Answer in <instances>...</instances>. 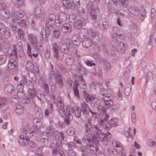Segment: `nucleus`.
Returning a JSON list of instances; mask_svg holds the SVG:
<instances>
[{
	"label": "nucleus",
	"mask_w": 156,
	"mask_h": 156,
	"mask_svg": "<svg viewBox=\"0 0 156 156\" xmlns=\"http://www.w3.org/2000/svg\"><path fill=\"white\" fill-rule=\"evenodd\" d=\"M85 135L82 139L83 142L87 146V149L91 154H97L99 149L96 144H98L99 141L96 140L94 136V133L89 127L87 124L85 125Z\"/></svg>",
	"instance_id": "1"
},
{
	"label": "nucleus",
	"mask_w": 156,
	"mask_h": 156,
	"mask_svg": "<svg viewBox=\"0 0 156 156\" xmlns=\"http://www.w3.org/2000/svg\"><path fill=\"white\" fill-rule=\"evenodd\" d=\"M91 114L92 116L91 117V120L90 121L88 118L87 122L90 125L91 124L92 125L91 126L93 129H92L89 126H88L93 131L94 136H95L96 137L99 139L102 142L107 143L111 137V133L108 132H107L105 134L102 133L98 126V122L96 117V113L94 112ZM86 124L88 125V124Z\"/></svg>",
	"instance_id": "2"
},
{
	"label": "nucleus",
	"mask_w": 156,
	"mask_h": 156,
	"mask_svg": "<svg viewBox=\"0 0 156 156\" xmlns=\"http://www.w3.org/2000/svg\"><path fill=\"white\" fill-rule=\"evenodd\" d=\"M53 138L55 141L54 143H55V144L57 146L62 147V141L65 138V136L62 132H59L57 131H55L53 133Z\"/></svg>",
	"instance_id": "3"
},
{
	"label": "nucleus",
	"mask_w": 156,
	"mask_h": 156,
	"mask_svg": "<svg viewBox=\"0 0 156 156\" xmlns=\"http://www.w3.org/2000/svg\"><path fill=\"white\" fill-rule=\"evenodd\" d=\"M83 113L82 117L81 119H86L89 117V112L92 114L94 112L89 108V105L85 102H83L81 104V108H80Z\"/></svg>",
	"instance_id": "4"
},
{
	"label": "nucleus",
	"mask_w": 156,
	"mask_h": 156,
	"mask_svg": "<svg viewBox=\"0 0 156 156\" xmlns=\"http://www.w3.org/2000/svg\"><path fill=\"white\" fill-rule=\"evenodd\" d=\"M36 126H34L30 128L29 125H27L23 130V134L24 133L28 137H31L33 136V133L37 132L38 130V128Z\"/></svg>",
	"instance_id": "5"
},
{
	"label": "nucleus",
	"mask_w": 156,
	"mask_h": 156,
	"mask_svg": "<svg viewBox=\"0 0 156 156\" xmlns=\"http://www.w3.org/2000/svg\"><path fill=\"white\" fill-rule=\"evenodd\" d=\"M54 133L53 129L50 127H48L46 130V133L42 134L41 141L44 143L45 145H47L48 142L49 136L52 135Z\"/></svg>",
	"instance_id": "6"
},
{
	"label": "nucleus",
	"mask_w": 156,
	"mask_h": 156,
	"mask_svg": "<svg viewBox=\"0 0 156 156\" xmlns=\"http://www.w3.org/2000/svg\"><path fill=\"white\" fill-rule=\"evenodd\" d=\"M61 147L57 146L55 143H52L50 146V148L52 150V153L55 155L62 156L64 153L63 151L60 149Z\"/></svg>",
	"instance_id": "7"
},
{
	"label": "nucleus",
	"mask_w": 156,
	"mask_h": 156,
	"mask_svg": "<svg viewBox=\"0 0 156 156\" xmlns=\"http://www.w3.org/2000/svg\"><path fill=\"white\" fill-rule=\"evenodd\" d=\"M74 85L80 87L81 88L85 89L87 87L86 83L82 76H79L78 79H76L74 83Z\"/></svg>",
	"instance_id": "8"
},
{
	"label": "nucleus",
	"mask_w": 156,
	"mask_h": 156,
	"mask_svg": "<svg viewBox=\"0 0 156 156\" xmlns=\"http://www.w3.org/2000/svg\"><path fill=\"white\" fill-rule=\"evenodd\" d=\"M88 20L83 17H81L79 20H77L74 23L73 26L75 29H80L82 27V25L87 23Z\"/></svg>",
	"instance_id": "9"
},
{
	"label": "nucleus",
	"mask_w": 156,
	"mask_h": 156,
	"mask_svg": "<svg viewBox=\"0 0 156 156\" xmlns=\"http://www.w3.org/2000/svg\"><path fill=\"white\" fill-rule=\"evenodd\" d=\"M11 17L12 19L13 24H15V25L24 24L25 22L24 20L21 18H18L15 13H12L11 15Z\"/></svg>",
	"instance_id": "10"
},
{
	"label": "nucleus",
	"mask_w": 156,
	"mask_h": 156,
	"mask_svg": "<svg viewBox=\"0 0 156 156\" xmlns=\"http://www.w3.org/2000/svg\"><path fill=\"white\" fill-rule=\"evenodd\" d=\"M18 59L17 57L11 58L8 63V67L9 69H13L18 67Z\"/></svg>",
	"instance_id": "11"
},
{
	"label": "nucleus",
	"mask_w": 156,
	"mask_h": 156,
	"mask_svg": "<svg viewBox=\"0 0 156 156\" xmlns=\"http://www.w3.org/2000/svg\"><path fill=\"white\" fill-rule=\"evenodd\" d=\"M24 135L20 136L19 140V142L20 145L22 146H26L28 144L29 142V139L28 136L24 133Z\"/></svg>",
	"instance_id": "12"
},
{
	"label": "nucleus",
	"mask_w": 156,
	"mask_h": 156,
	"mask_svg": "<svg viewBox=\"0 0 156 156\" xmlns=\"http://www.w3.org/2000/svg\"><path fill=\"white\" fill-rule=\"evenodd\" d=\"M28 37L32 45L37 46L38 39L37 36L32 34L28 35Z\"/></svg>",
	"instance_id": "13"
},
{
	"label": "nucleus",
	"mask_w": 156,
	"mask_h": 156,
	"mask_svg": "<svg viewBox=\"0 0 156 156\" xmlns=\"http://www.w3.org/2000/svg\"><path fill=\"white\" fill-rule=\"evenodd\" d=\"M57 106L59 109V112L63 117L66 115V110L64 108V105L63 103L61 101H58L57 103Z\"/></svg>",
	"instance_id": "14"
},
{
	"label": "nucleus",
	"mask_w": 156,
	"mask_h": 156,
	"mask_svg": "<svg viewBox=\"0 0 156 156\" xmlns=\"http://www.w3.org/2000/svg\"><path fill=\"white\" fill-rule=\"evenodd\" d=\"M15 88L12 84H7L5 86L4 91L6 94H12Z\"/></svg>",
	"instance_id": "15"
},
{
	"label": "nucleus",
	"mask_w": 156,
	"mask_h": 156,
	"mask_svg": "<svg viewBox=\"0 0 156 156\" xmlns=\"http://www.w3.org/2000/svg\"><path fill=\"white\" fill-rule=\"evenodd\" d=\"M90 35L92 37V40H93L94 44L98 43L99 41V38L98 36V32L96 30H93L91 31Z\"/></svg>",
	"instance_id": "16"
},
{
	"label": "nucleus",
	"mask_w": 156,
	"mask_h": 156,
	"mask_svg": "<svg viewBox=\"0 0 156 156\" xmlns=\"http://www.w3.org/2000/svg\"><path fill=\"white\" fill-rule=\"evenodd\" d=\"M100 46L102 48L103 51L105 53L109 55H114V52L113 50L112 49H108L104 43H101L100 44Z\"/></svg>",
	"instance_id": "17"
},
{
	"label": "nucleus",
	"mask_w": 156,
	"mask_h": 156,
	"mask_svg": "<svg viewBox=\"0 0 156 156\" xmlns=\"http://www.w3.org/2000/svg\"><path fill=\"white\" fill-rule=\"evenodd\" d=\"M52 50L54 53V56L57 59L58 58L59 47L56 42L54 43L52 45Z\"/></svg>",
	"instance_id": "18"
},
{
	"label": "nucleus",
	"mask_w": 156,
	"mask_h": 156,
	"mask_svg": "<svg viewBox=\"0 0 156 156\" xmlns=\"http://www.w3.org/2000/svg\"><path fill=\"white\" fill-rule=\"evenodd\" d=\"M65 116L66 117L64 119L65 122L67 124H69L70 123L71 117H72V115L70 112V109L68 107L66 108V115L64 116Z\"/></svg>",
	"instance_id": "19"
},
{
	"label": "nucleus",
	"mask_w": 156,
	"mask_h": 156,
	"mask_svg": "<svg viewBox=\"0 0 156 156\" xmlns=\"http://www.w3.org/2000/svg\"><path fill=\"white\" fill-rule=\"evenodd\" d=\"M61 30L63 32L69 33L72 31L71 26L68 23H65L62 25Z\"/></svg>",
	"instance_id": "20"
},
{
	"label": "nucleus",
	"mask_w": 156,
	"mask_h": 156,
	"mask_svg": "<svg viewBox=\"0 0 156 156\" xmlns=\"http://www.w3.org/2000/svg\"><path fill=\"white\" fill-rule=\"evenodd\" d=\"M94 44L93 43V40H92L89 38L84 39L82 42L83 46L84 47L86 48L89 47L93 44Z\"/></svg>",
	"instance_id": "21"
},
{
	"label": "nucleus",
	"mask_w": 156,
	"mask_h": 156,
	"mask_svg": "<svg viewBox=\"0 0 156 156\" xmlns=\"http://www.w3.org/2000/svg\"><path fill=\"white\" fill-rule=\"evenodd\" d=\"M0 33L2 34H5V37L9 36V33L7 30V28L4 23H0Z\"/></svg>",
	"instance_id": "22"
},
{
	"label": "nucleus",
	"mask_w": 156,
	"mask_h": 156,
	"mask_svg": "<svg viewBox=\"0 0 156 156\" xmlns=\"http://www.w3.org/2000/svg\"><path fill=\"white\" fill-rule=\"evenodd\" d=\"M34 17L37 19L40 18L42 15L41 9L40 7L37 6L34 9Z\"/></svg>",
	"instance_id": "23"
},
{
	"label": "nucleus",
	"mask_w": 156,
	"mask_h": 156,
	"mask_svg": "<svg viewBox=\"0 0 156 156\" xmlns=\"http://www.w3.org/2000/svg\"><path fill=\"white\" fill-rule=\"evenodd\" d=\"M29 95L28 97H26V99L28 100L29 101L30 99L33 100L36 96V91L35 89L29 90Z\"/></svg>",
	"instance_id": "24"
},
{
	"label": "nucleus",
	"mask_w": 156,
	"mask_h": 156,
	"mask_svg": "<svg viewBox=\"0 0 156 156\" xmlns=\"http://www.w3.org/2000/svg\"><path fill=\"white\" fill-rule=\"evenodd\" d=\"M58 83L59 87L62 88L63 86V82L61 75L59 73H57V76L55 79Z\"/></svg>",
	"instance_id": "25"
},
{
	"label": "nucleus",
	"mask_w": 156,
	"mask_h": 156,
	"mask_svg": "<svg viewBox=\"0 0 156 156\" xmlns=\"http://www.w3.org/2000/svg\"><path fill=\"white\" fill-rule=\"evenodd\" d=\"M87 100H89V101L90 102L91 105L94 106L95 105H98L100 102V100L98 98L93 96H90V97L88 98V99H87Z\"/></svg>",
	"instance_id": "26"
},
{
	"label": "nucleus",
	"mask_w": 156,
	"mask_h": 156,
	"mask_svg": "<svg viewBox=\"0 0 156 156\" xmlns=\"http://www.w3.org/2000/svg\"><path fill=\"white\" fill-rule=\"evenodd\" d=\"M104 90V93H103L102 91L100 93V94H101L103 97L102 98H101V99L102 101H103L104 102H105L111 100L110 94H107V91L106 90Z\"/></svg>",
	"instance_id": "27"
},
{
	"label": "nucleus",
	"mask_w": 156,
	"mask_h": 156,
	"mask_svg": "<svg viewBox=\"0 0 156 156\" xmlns=\"http://www.w3.org/2000/svg\"><path fill=\"white\" fill-rule=\"evenodd\" d=\"M17 89L18 90L17 94L18 96L19 97V98H20L23 97L25 95L24 90H23V87L20 86H18Z\"/></svg>",
	"instance_id": "28"
},
{
	"label": "nucleus",
	"mask_w": 156,
	"mask_h": 156,
	"mask_svg": "<svg viewBox=\"0 0 156 156\" xmlns=\"http://www.w3.org/2000/svg\"><path fill=\"white\" fill-rule=\"evenodd\" d=\"M28 146L29 149L33 151H35L38 148L37 145L32 141L29 142Z\"/></svg>",
	"instance_id": "29"
},
{
	"label": "nucleus",
	"mask_w": 156,
	"mask_h": 156,
	"mask_svg": "<svg viewBox=\"0 0 156 156\" xmlns=\"http://www.w3.org/2000/svg\"><path fill=\"white\" fill-rule=\"evenodd\" d=\"M99 123L100 125H102L104 128L106 130L110 129L112 127L109 122H105L103 120L100 121Z\"/></svg>",
	"instance_id": "30"
},
{
	"label": "nucleus",
	"mask_w": 156,
	"mask_h": 156,
	"mask_svg": "<svg viewBox=\"0 0 156 156\" xmlns=\"http://www.w3.org/2000/svg\"><path fill=\"white\" fill-rule=\"evenodd\" d=\"M15 112L18 115H20L23 113L24 108L23 106L20 105H16L15 107Z\"/></svg>",
	"instance_id": "31"
},
{
	"label": "nucleus",
	"mask_w": 156,
	"mask_h": 156,
	"mask_svg": "<svg viewBox=\"0 0 156 156\" xmlns=\"http://www.w3.org/2000/svg\"><path fill=\"white\" fill-rule=\"evenodd\" d=\"M8 55L11 57H13V58L17 57V51L16 50L14 49L13 47V49H10L8 50L7 52Z\"/></svg>",
	"instance_id": "32"
},
{
	"label": "nucleus",
	"mask_w": 156,
	"mask_h": 156,
	"mask_svg": "<svg viewBox=\"0 0 156 156\" xmlns=\"http://www.w3.org/2000/svg\"><path fill=\"white\" fill-rule=\"evenodd\" d=\"M55 20V16L53 14H50L49 16L48 20L47 21V26L48 25V23H51L52 24H55L56 22Z\"/></svg>",
	"instance_id": "33"
},
{
	"label": "nucleus",
	"mask_w": 156,
	"mask_h": 156,
	"mask_svg": "<svg viewBox=\"0 0 156 156\" xmlns=\"http://www.w3.org/2000/svg\"><path fill=\"white\" fill-rule=\"evenodd\" d=\"M78 66L76 69L77 71L82 75L85 74L86 73V69L79 63L78 64Z\"/></svg>",
	"instance_id": "34"
},
{
	"label": "nucleus",
	"mask_w": 156,
	"mask_h": 156,
	"mask_svg": "<svg viewBox=\"0 0 156 156\" xmlns=\"http://www.w3.org/2000/svg\"><path fill=\"white\" fill-rule=\"evenodd\" d=\"M41 37L40 38L39 44H44L45 42V40L44 39V37L43 36L46 35V30L44 29H42L41 31Z\"/></svg>",
	"instance_id": "35"
},
{
	"label": "nucleus",
	"mask_w": 156,
	"mask_h": 156,
	"mask_svg": "<svg viewBox=\"0 0 156 156\" xmlns=\"http://www.w3.org/2000/svg\"><path fill=\"white\" fill-rule=\"evenodd\" d=\"M67 18V16L64 13H61L60 14L59 17V20H57L58 23L59 24H61L62 22L65 21Z\"/></svg>",
	"instance_id": "36"
},
{
	"label": "nucleus",
	"mask_w": 156,
	"mask_h": 156,
	"mask_svg": "<svg viewBox=\"0 0 156 156\" xmlns=\"http://www.w3.org/2000/svg\"><path fill=\"white\" fill-rule=\"evenodd\" d=\"M74 60V58L73 56L71 55H68L66 58V62L68 65L71 66L73 64Z\"/></svg>",
	"instance_id": "37"
},
{
	"label": "nucleus",
	"mask_w": 156,
	"mask_h": 156,
	"mask_svg": "<svg viewBox=\"0 0 156 156\" xmlns=\"http://www.w3.org/2000/svg\"><path fill=\"white\" fill-rule=\"evenodd\" d=\"M62 3L66 9H69L71 6V3L69 0H63Z\"/></svg>",
	"instance_id": "38"
},
{
	"label": "nucleus",
	"mask_w": 156,
	"mask_h": 156,
	"mask_svg": "<svg viewBox=\"0 0 156 156\" xmlns=\"http://www.w3.org/2000/svg\"><path fill=\"white\" fill-rule=\"evenodd\" d=\"M73 7L76 10H78L80 7L79 0H73L72 2Z\"/></svg>",
	"instance_id": "39"
},
{
	"label": "nucleus",
	"mask_w": 156,
	"mask_h": 156,
	"mask_svg": "<svg viewBox=\"0 0 156 156\" xmlns=\"http://www.w3.org/2000/svg\"><path fill=\"white\" fill-rule=\"evenodd\" d=\"M113 102L111 99L105 102H103V105L106 108H108L111 107L113 105Z\"/></svg>",
	"instance_id": "40"
},
{
	"label": "nucleus",
	"mask_w": 156,
	"mask_h": 156,
	"mask_svg": "<svg viewBox=\"0 0 156 156\" xmlns=\"http://www.w3.org/2000/svg\"><path fill=\"white\" fill-rule=\"evenodd\" d=\"M61 51L65 54H67L69 51V49L68 48L67 45L63 44L61 47Z\"/></svg>",
	"instance_id": "41"
},
{
	"label": "nucleus",
	"mask_w": 156,
	"mask_h": 156,
	"mask_svg": "<svg viewBox=\"0 0 156 156\" xmlns=\"http://www.w3.org/2000/svg\"><path fill=\"white\" fill-rule=\"evenodd\" d=\"M81 110L80 108L77 107L75 110V116L77 118H80L82 117L81 116Z\"/></svg>",
	"instance_id": "42"
},
{
	"label": "nucleus",
	"mask_w": 156,
	"mask_h": 156,
	"mask_svg": "<svg viewBox=\"0 0 156 156\" xmlns=\"http://www.w3.org/2000/svg\"><path fill=\"white\" fill-rule=\"evenodd\" d=\"M153 74L150 71H148L146 73L145 79L146 82H147L149 80H151L153 79Z\"/></svg>",
	"instance_id": "43"
},
{
	"label": "nucleus",
	"mask_w": 156,
	"mask_h": 156,
	"mask_svg": "<svg viewBox=\"0 0 156 156\" xmlns=\"http://www.w3.org/2000/svg\"><path fill=\"white\" fill-rule=\"evenodd\" d=\"M27 79L26 76L23 75L22 77V79L20 81V82L18 86H20L24 87V85L27 83Z\"/></svg>",
	"instance_id": "44"
},
{
	"label": "nucleus",
	"mask_w": 156,
	"mask_h": 156,
	"mask_svg": "<svg viewBox=\"0 0 156 156\" xmlns=\"http://www.w3.org/2000/svg\"><path fill=\"white\" fill-rule=\"evenodd\" d=\"M118 47L123 53L124 52L126 49V47L125 46V44L123 42H119Z\"/></svg>",
	"instance_id": "45"
},
{
	"label": "nucleus",
	"mask_w": 156,
	"mask_h": 156,
	"mask_svg": "<svg viewBox=\"0 0 156 156\" xmlns=\"http://www.w3.org/2000/svg\"><path fill=\"white\" fill-rule=\"evenodd\" d=\"M7 103V100L5 97L0 98V108L5 106Z\"/></svg>",
	"instance_id": "46"
},
{
	"label": "nucleus",
	"mask_w": 156,
	"mask_h": 156,
	"mask_svg": "<svg viewBox=\"0 0 156 156\" xmlns=\"http://www.w3.org/2000/svg\"><path fill=\"white\" fill-rule=\"evenodd\" d=\"M26 66L27 70L30 71L33 69V67H34V65L31 61H29L27 62Z\"/></svg>",
	"instance_id": "47"
},
{
	"label": "nucleus",
	"mask_w": 156,
	"mask_h": 156,
	"mask_svg": "<svg viewBox=\"0 0 156 156\" xmlns=\"http://www.w3.org/2000/svg\"><path fill=\"white\" fill-rule=\"evenodd\" d=\"M113 32L115 33L116 35L120 34V33H122V31L118 27H113L112 28Z\"/></svg>",
	"instance_id": "48"
},
{
	"label": "nucleus",
	"mask_w": 156,
	"mask_h": 156,
	"mask_svg": "<svg viewBox=\"0 0 156 156\" xmlns=\"http://www.w3.org/2000/svg\"><path fill=\"white\" fill-rule=\"evenodd\" d=\"M109 122L112 127L117 126V119L116 118L111 119L110 120Z\"/></svg>",
	"instance_id": "49"
},
{
	"label": "nucleus",
	"mask_w": 156,
	"mask_h": 156,
	"mask_svg": "<svg viewBox=\"0 0 156 156\" xmlns=\"http://www.w3.org/2000/svg\"><path fill=\"white\" fill-rule=\"evenodd\" d=\"M65 145L68 148V150L72 149L76 147L75 142H69L66 144Z\"/></svg>",
	"instance_id": "50"
},
{
	"label": "nucleus",
	"mask_w": 156,
	"mask_h": 156,
	"mask_svg": "<svg viewBox=\"0 0 156 156\" xmlns=\"http://www.w3.org/2000/svg\"><path fill=\"white\" fill-rule=\"evenodd\" d=\"M119 154V155L120 156H125L126 154V152L124 151L123 147L120 148L119 149H116L115 150Z\"/></svg>",
	"instance_id": "51"
},
{
	"label": "nucleus",
	"mask_w": 156,
	"mask_h": 156,
	"mask_svg": "<svg viewBox=\"0 0 156 156\" xmlns=\"http://www.w3.org/2000/svg\"><path fill=\"white\" fill-rule=\"evenodd\" d=\"M90 17L93 20H96L98 14L97 12L94 10H92L90 12Z\"/></svg>",
	"instance_id": "52"
},
{
	"label": "nucleus",
	"mask_w": 156,
	"mask_h": 156,
	"mask_svg": "<svg viewBox=\"0 0 156 156\" xmlns=\"http://www.w3.org/2000/svg\"><path fill=\"white\" fill-rule=\"evenodd\" d=\"M1 14L3 16L6 18H8L10 17V14L9 11L6 9H4L1 12Z\"/></svg>",
	"instance_id": "53"
},
{
	"label": "nucleus",
	"mask_w": 156,
	"mask_h": 156,
	"mask_svg": "<svg viewBox=\"0 0 156 156\" xmlns=\"http://www.w3.org/2000/svg\"><path fill=\"white\" fill-rule=\"evenodd\" d=\"M113 145L117 147L121 148L122 147V144L119 141L117 140H114L112 142Z\"/></svg>",
	"instance_id": "54"
},
{
	"label": "nucleus",
	"mask_w": 156,
	"mask_h": 156,
	"mask_svg": "<svg viewBox=\"0 0 156 156\" xmlns=\"http://www.w3.org/2000/svg\"><path fill=\"white\" fill-rule=\"evenodd\" d=\"M27 87L29 90H32L35 89L34 87V83L31 80H29L27 85Z\"/></svg>",
	"instance_id": "55"
},
{
	"label": "nucleus",
	"mask_w": 156,
	"mask_h": 156,
	"mask_svg": "<svg viewBox=\"0 0 156 156\" xmlns=\"http://www.w3.org/2000/svg\"><path fill=\"white\" fill-rule=\"evenodd\" d=\"M6 60V56L4 55H0V65H2L5 62Z\"/></svg>",
	"instance_id": "56"
},
{
	"label": "nucleus",
	"mask_w": 156,
	"mask_h": 156,
	"mask_svg": "<svg viewBox=\"0 0 156 156\" xmlns=\"http://www.w3.org/2000/svg\"><path fill=\"white\" fill-rule=\"evenodd\" d=\"M19 97L17 95H15L13 96L11 98L12 104L13 105L16 104L17 102H18V98Z\"/></svg>",
	"instance_id": "57"
},
{
	"label": "nucleus",
	"mask_w": 156,
	"mask_h": 156,
	"mask_svg": "<svg viewBox=\"0 0 156 156\" xmlns=\"http://www.w3.org/2000/svg\"><path fill=\"white\" fill-rule=\"evenodd\" d=\"M72 41L74 44L77 45L79 42V39L78 37L76 35H74L71 39Z\"/></svg>",
	"instance_id": "58"
},
{
	"label": "nucleus",
	"mask_w": 156,
	"mask_h": 156,
	"mask_svg": "<svg viewBox=\"0 0 156 156\" xmlns=\"http://www.w3.org/2000/svg\"><path fill=\"white\" fill-rule=\"evenodd\" d=\"M96 73L98 74L99 76L101 75L102 72V69L99 66H97L94 67Z\"/></svg>",
	"instance_id": "59"
},
{
	"label": "nucleus",
	"mask_w": 156,
	"mask_h": 156,
	"mask_svg": "<svg viewBox=\"0 0 156 156\" xmlns=\"http://www.w3.org/2000/svg\"><path fill=\"white\" fill-rule=\"evenodd\" d=\"M102 30L106 31L108 30L109 27V24L108 23L105 22L104 21L102 23Z\"/></svg>",
	"instance_id": "60"
},
{
	"label": "nucleus",
	"mask_w": 156,
	"mask_h": 156,
	"mask_svg": "<svg viewBox=\"0 0 156 156\" xmlns=\"http://www.w3.org/2000/svg\"><path fill=\"white\" fill-rule=\"evenodd\" d=\"M154 141H153L151 140H149L147 141V143L149 145L154 147L156 145V136L155 137Z\"/></svg>",
	"instance_id": "61"
},
{
	"label": "nucleus",
	"mask_w": 156,
	"mask_h": 156,
	"mask_svg": "<svg viewBox=\"0 0 156 156\" xmlns=\"http://www.w3.org/2000/svg\"><path fill=\"white\" fill-rule=\"evenodd\" d=\"M105 108V107H104L103 106L101 105H98L97 107L98 110L104 114L106 113V110Z\"/></svg>",
	"instance_id": "62"
},
{
	"label": "nucleus",
	"mask_w": 156,
	"mask_h": 156,
	"mask_svg": "<svg viewBox=\"0 0 156 156\" xmlns=\"http://www.w3.org/2000/svg\"><path fill=\"white\" fill-rule=\"evenodd\" d=\"M22 44L21 42H19L16 45L13 44V47L14 49L16 50V51H18L21 49L22 48Z\"/></svg>",
	"instance_id": "63"
},
{
	"label": "nucleus",
	"mask_w": 156,
	"mask_h": 156,
	"mask_svg": "<svg viewBox=\"0 0 156 156\" xmlns=\"http://www.w3.org/2000/svg\"><path fill=\"white\" fill-rule=\"evenodd\" d=\"M53 36L55 38L58 39L60 36L59 30L58 29L55 30L53 33Z\"/></svg>",
	"instance_id": "64"
}]
</instances>
